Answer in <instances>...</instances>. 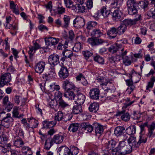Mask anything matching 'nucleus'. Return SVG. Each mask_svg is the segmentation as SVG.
Instances as JSON below:
<instances>
[{
    "label": "nucleus",
    "mask_w": 155,
    "mask_h": 155,
    "mask_svg": "<svg viewBox=\"0 0 155 155\" xmlns=\"http://www.w3.org/2000/svg\"><path fill=\"white\" fill-rule=\"evenodd\" d=\"M115 152L112 153V155H125L130 153L131 150L128 147V145H126L125 142L121 141L119 142L118 146L115 149Z\"/></svg>",
    "instance_id": "obj_1"
},
{
    "label": "nucleus",
    "mask_w": 155,
    "mask_h": 155,
    "mask_svg": "<svg viewBox=\"0 0 155 155\" xmlns=\"http://www.w3.org/2000/svg\"><path fill=\"white\" fill-rule=\"evenodd\" d=\"M141 19V15H138V17L134 20L125 19L123 21V23L121 24L118 27L117 29H126L127 28V27L128 26H131L132 25H135L136 22L140 20Z\"/></svg>",
    "instance_id": "obj_2"
},
{
    "label": "nucleus",
    "mask_w": 155,
    "mask_h": 155,
    "mask_svg": "<svg viewBox=\"0 0 155 155\" xmlns=\"http://www.w3.org/2000/svg\"><path fill=\"white\" fill-rule=\"evenodd\" d=\"M12 80V77L10 73H6L1 74L0 76V87H3L7 84Z\"/></svg>",
    "instance_id": "obj_3"
},
{
    "label": "nucleus",
    "mask_w": 155,
    "mask_h": 155,
    "mask_svg": "<svg viewBox=\"0 0 155 155\" xmlns=\"http://www.w3.org/2000/svg\"><path fill=\"white\" fill-rule=\"evenodd\" d=\"M117 141L114 139L106 140L104 144V147L107 150V151L111 150L113 153H114V152H115V149L117 147Z\"/></svg>",
    "instance_id": "obj_4"
},
{
    "label": "nucleus",
    "mask_w": 155,
    "mask_h": 155,
    "mask_svg": "<svg viewBox=\"0 0 155 155\" xmlns=\"http://www.w3.org/2000/svg\"><path fill=\"white\" fill-rule=\"evenodd\" d=\"M13 119L11 117V114L8 113L6 114V116L4 117L2 121L3 127L8 128L9 127L12 126L13 123Z\"/></svg>",
    "instance_id": "obj_5"
},
{
    "label": "nucleus",
    "mask_w": 155,
    "mask_h": 155,
    "mask_svg": "<svg viewBox=\"0 0 155 155\" xmlns=\"http://www.w3.org/2000/svg\"><path fill=\"white\" fill-rule=\"evenodd\" d=\"M2 104L3 106L5 108L7 112L11 110L13 107V104L9 101L8 96H5L2 99Z\"/></svg>",
    "instance_id": "obj_6"
},
{
    "label": "nucleus",
    "mask_w": 155,
    "mask_h": 155,
    "mask_svg": "<svg viewBox=\"0 0 155 155\" xmlns=\"http://www.w3.org/2000/svg\"><path fill=\"white\" fill-rule=\"evenodd\" d=\"M45 44L47 47H51L57 45L60 41V39L52 37L46 38L45 39Z\"/></svg>",
    "instance_id": "obj_7"
},
{
    "label": "nucleus",
    "mask_w": 155,
    "mask_h": 155,
    "mask_svg": "<svg viewBox=\"0 0 155 155\" xmlns=\"http://www.w3.org/2000/svg\"><path fill=\"white\" fill-rule=\"evenodd\" d=\"M85 96L81 93H77L74 97V100L76 104L79 105L83 104L85 100Z\"/></svg>",
    "instance_id": "obj_8"
},
{
    "label": "nucleus",
    "mask_w": 155,
    "mask_h": 155,
    "mask_svg": "<svg viewBox=\"0 0 155 155\" xmlns=\"http://www.w3.org/2000/svg\"><path fill=\"white\" fill-rule=\"evenodd\" d=\"M100 91L99 89L97 88H93L90 90L89 96L93 99L97 100L99 98Z\"/></svg>",
    "instance_id": "obj_9"
},
{
    "label": "nucleus",
    "mask_w": 155,
    "mask_h": 155,
    "mask_svg": "<svg viewBox=\"0 0 155 155\" xmlns=\"http://www.w3.org/2000/svg\"><path fill=\"white\" fill-rule=\"evenodd\" d=\"M93 125L95 130V135L100 137L103 134L104 131L103 126L97 123H94Z\"/></svg>",
    "instance_id": "obj_10"
},
{
    "label": "nucleus",
    "mask_w": 155,
    "mask_h": 155,
    "mask_svg": "<svg viewBox=\"0 0 155 155\" xmlns=\"http://www.w3.org/2000/svg\"><path fill=\"white\" fill-rule=\"evenodd\" d=\"M109 10H107L106 8L103 7L99 11L97 12L93 16L95 18H97L100 15H102L104 17H107L110 13Z\"/></svg>",
    "instance_id": "obj_11"
},
{
    "label": "nucleus",
    "mask_w": 155,
    "mask_h": 155,
    "mask_svg": "<svg viewBox=\"0 0 155 155\" xmlns=\"http://www.w3.org/2000/svg\"><path fill=\"white\" fill-rule=\"evenodd\" d=\"M128 147L131 150L132 147H138L137 145V142L136 141V138L134 136H131L127 140Z\"/></svg>",
    "instance_id": "obj_12"
},
{
    "label": "nucleus",
    "mask_w": 155,
    "mask_h": 155,
    "mask_svg": "<svg viewBox=\"0 0 155 155\" xmlns=\"http://www.w3.org/2000/svg\"><path fill=\"white\" fill-rule=\"evenodd\" d=\"M84 3L76 4L73 7V10L77 13H83L85 12L86 8Z\"/></svg>",
    "instance_id": "obj_13"
},
{
    "label": "nucleus",
    "mask_w": 155,
    "mask_h": 155,
    "mask_svg": "<svg viewBox=\"0 0 155 155\" xmlns=\"http://www.w3.org/2000/svg\"><path fill=\"white\" fill-rule=\"evenodd\" d=\"M117 115L120 116V118L123 120L125 121H128L130 118V115L129 114L126 112V110H122L117 113Z\"/></svg>",
    "instance_id": "obj_14"
},
{
    "label": "nucleus",
    "mask_w": 155,
    "mask_h": 155,
    "mask_svg": "<svg viewBox=\"0 0 155 155\" xmlns=\"http://www.w3.org/2000/svg\"><path fill=\"white\" fill-rule=\"evenodd\" d=\"M59 57L57 54L50 55L48 58V62L51 65H55L59 62Z\"/></svg>",
    "instance_id": "obj_15"
},
{
    "label": "nucleus",
    "mask_w": 155,
    "mask_h": 155,
    "mask_svg": "<svg viewBox=\"0 0 155 155\" xmlns=\"http://www.w3.org/2000/svg\"><path fill=\"white\" fill-rule=\"evenodd\" d=\"M58 151L60 153V154L72 155L71 150L65 146H62L59 147Z\"/></svg>",
    "instance_id": "obj_16"
},
{
    "label": "nucleus",
    "mask_w": 155,
    "mask_h": 155,
    "mask_svg": "<svg viewBox=\"0 0 155 155\" xmlns=\"http://www.w3.org/2000/svg\"><path fill=\"white\" fill-rule=\"evenodd\" d=\"M45 65V62L40 61L36 64L35 67V70L36 72L41 73L43 71Z\"/></svg>",
    "instance_id": "obj_17"
},
{
    "label": "nucleus",
    "mask_w": 155,
    "mask_h": 155,
    "mask_svg": "<svg viewBox=\"0 0 155 155\" xmlns=\"http://www.w3.org/2000/svg\"><path fill=\"white\" fill-rule=\"evenodd\" d=\"M59 75L60 78L64 79L68 77L69 75L68 71L65 67L61 68L59 72Z\"/></svg>",
    "instance_id": "obj_18"
},
{
    "label": "nucleus",
    "mask_w": 155,
    "mask_h": 155,
    "mask_svg": "<svg viewBox=\"0 0 155 155\" xmlns=\"http://www.w3.org/2000/svg\"><path fill=\"white\" fill-rule=\"evenodd\" d=\"M62 87L63 89L67 91L74 89L75 87L74 84L68 80H66L63 82Z\"/></svg>",
    "instance_id": "obj_19"
},
{
    "label": "nucleus",
    "mask_w": 155,
    "mask_h": 155,
    "mask_svg": "<svg viewBox=\"0 0 155 155\" xmlns=\"http://www.w3.org/2000/svg\"><path fill=\"white\" fill-rule=\"evenodd\" d=\"M81 126L82 129L89 132H91L94 128L93 125V126L88 123L86 122L82 123L81 124Z\"/></svg>",
    "instance_id": "obj_20"
},
{
    "label": "nucleus",
    "mask_w": 155,
    "mask_h": 155,
    "mask_svg": "<svg viewBox=\"0 0 155 155\" xmlns=\"http://www.w3.org/2000/svg\"><path fill=\"white\" fill-rule=\"evenodd\" d=\"M122 15V13L119 10H115L112 13V18L113 20L117 21L120 19Z\"/></svg>",
    "instance_id": "obj_21"
},
{
    "label": "nucleus",
    "mask_w": 155,
    "mask_h": 155,
    "mask_svg": "<svg viewBox=\"0 0 155 155\" xmlns=\"http://www.w3.org/2000/svg\"><path fill=\"white\" fill-rule=\"evenodd\" d=\"M125 128L124 127L118 126L116 127L114 130V134L117 137L121 136L124 133Z\"/></svg>",
    "instance_id": "obj_22"
},
{
    "label": "nucleus",
    "mask_w": 155,
    "mask_h": 155,
    "mask_svg": "<svg viewBox=\"0 0 155 155\" xmlns=\"http://www.w3.org/2000/svg\"><path fill=\"white\" fill-rule=\"evenodd\" d=\"M29 48V51L28 52L31 55H33L37 50L41 48V46L36 42L34 43V46L31 45Z\"/></svg>",
    "instance_id": "obj_23"
},
{
    "label": "nucleus",
    "mask_w": 155,
    "mask_h": 155,
    "mask_svg": "<svg viewBox=\"0 0 155 155\" xmlns=\"http://www.w3.org/2000/svg\"><path fill=\"white\" fill-rule=\"evenodd\" d=\"M63 136L59 134L54 135L52 139L54 143L57 144H59L61 143L63 141Z\"/></svg>",
    "instance_id": "obj_24"
},
{
    "label": "nucleus",
    "mask_w": 155,
    "mask_h": 155,
    "mask_svg": "<svg viewBox=\"0 0 155 155\" xmlns=\"http://www.w3.org/2000/svg\"><path fill=\"white\" fill-rule=\"evenodd\" d=\"M71 18L69 16L64 15L63 17L64 23L61 25L62 28H67L69 27Z\"/></svg>",
    "instance_id": "obj_25"
},
{
    "label": "nucleus",
    "mask_w": 155,
    "mask_h": 155,
    "mask_svg": "<svg viewBox=\"0 0 155 155\" xmlns=\"http://www.w3.org/2000/svg\"><path fill=\"white\" fill-rule=\"evenodd\" d=\"M18 107H14L12 112V116L16 118H22L24 116L23 114H19V112L18 111Z\"/></svg>",
    "instance_id": "obj_26"
},
{
    "label": "nucleus",
    "mask_w": 155,
    "mask_h": 155,
    "mask_svg": "<svg viewBox=\"0 0 155 155\" xmlns=\"http://www.w3.org/2000/svg\"><path fill=\"white\" fill-rule=\"evenodd\" d=\"M56 121L55 120L51 121H44L43 122V128H50L54 127L56 124Z\"/></svg>",
    "instance_id": "obj_27"
},
{
    "label": "nucleus",
    "mask_w": 155,
    "mask_h": 155,
    "mask_svg": "<svg viewBox=\"0 0 155 155\" xmlns=\"http://www.w3.org/2000/svg\"><path fill=\"white\" fill-rule=\"evenodd\" d=\"M51 71L50 73H45L43 75V78L47 80H48L51 79L55 76V70L53 68H51Z\"/></svg>",
    "instance_id": "obj_28"
},
{
    "label": "nucleus",
    "mask_w": 155,
    "mask_h": 155,
    "mask_svg": "<svg viewBox=\"0 0 155 155\" xmlns=\"http://www.w3.org/2000/svg\"><path fill=\"white\" fill-rule=\"evenodd\" d=\"M68 42L67 40L62 41L60 42L57 47V49L59 50H64L68 48Z\"/></svg>",
    "instance_id": "obj_29"
},
{
    "label": "nucleus",
    "mask_w": 155,
    "mask_h": 155,
    "mask_svg": "<svg viewBox=\"0 0 155 155\" xmlns=\"http://www.w3.org/2000/svg\"><path fill=\"white\" fill-rule=\"evenodd\" d=\"M136 127L134 125H131L128 127L126 130V133L129 135H133L136 133Z\"/></svg>",
    "instance_id": "obj_30"
},
{
    "label": "nucleus",
    "mask_w": 155,
    "mask_h": 155,
    "mask_svg": "<svg viewBox=\"0 0 155 155\" xmlns=\"http://www.w3.org/2000/svg\"><path fill=\"white\" fill-rule=\"evenodd\" d=\"M99 109V105L97 103H93L90 104L89 107V110L91 112L95 113Z\"/></svg>",
    "instance_id": "obj_31"
},
{
    "label": "nucleus",
    "mask_w": 155,
    "mask_h": 155,
    "mask_svg": "<svg viewBox=\"0 0 155 155\" xmlns=\"http://www.w3.org/2000/svg\"><path fill=\"white\" fill-rule=\"evenodd\" d=\"M79 127L78 123H74L71 124L68 127V130L74 133L78 130Z\"/></svg>",
    "instance_id": "obj_32"
},
{
    "label": "nucleus",
    "mask_w": 155,
    "mask_h": 155,
    "mask_svg": "<svg viewBox=\"0 0 155 155\" xmlns=\"http://www.w3.org/2000/svg\"><path fill=\"white\" fill-rule=\"evenodd\" d=\"M54 143L52 139L48 138L46 140L45 143V148L47 150H49L53 145Z\"/></svg>",
    "instance_id": "obj_33"
},
{
    "label": "nucleus",
    "mask_w": 155,
    "mask_h": 155,
    "mask_svg": "<svg viewBox=\"0 0 155 155\" xmlns=\"http://www.w3.org/2000/svg\"><path fill=\"white\" fill-rule=\"evenodd\" d=\"M155 81V77L154 76H152L150 79V80L147 84L146 86V90L150 91L151 88L153 87L154 82Z\"/></svg>",
    "instance_id": "obj_34"
},
{
    "label": "nucleus",
    "mask_w": 155,
    "mask_h": 155,
    "mask_svg": "<svg viewBox=\"0 0 155 155\" xmlns=\"http://www.w3.org/2000/svg\"><path fill=\"white\" fill-rule=\"evenodd\" d=\"M82 112V109L81 105L78 104L73 106L72 112L74 114H78Z\"/></svg>",
    "instance_id": "obj_35"
},
{
    "label": "nucleus",
    "mask_w": 155,
    "mask_h": 155,
    "mask_svg": "<svg viewBox=\"0 0 155 155\" xmlns=\"http://www.w3.org/2000/svg\"><path fill=\"white\" fill-rule=\"evenodd\" d=\"M28 122L31 124V128H35L38 126V120H36L35 118L31 117L29 118H28Z\"/></svg>",
    "instance_id": "obj_36"
},
{
    "label": "nucleus",
    "mask_w": 155,
    "mask_h": 155,
    "mask_svg": "<svg viewBox=\"0 0 155 155\" xmlns=\"http://www.w3.org/2000/svg\"><path fill=\"white\" fill-rule=\"evenodd\" d=\"M88 32L91 33V35L95 37H100L102 34L100 30H89Z\"/></svg>",
    "instance_id": "obj_37"
},
{
    "label": "nucleus",
    "mask_w": 155,
    "mask_h": 155,
    "mask_svg": "<svg viewBox=\"0 0 155 155\" xmlns=\"http://www.w3.org/2000/svg\"><path fill=\"white\" fill-rule=\"evenodd\" d=\"M15 145L18 147H21L24 144V142L22 138L17 137L14 141Z\"/></svg>",
    "instance_id": "obj_38"
},
{
    "label": "nucleus",
    "mask_w": 155,
    "mask_h": 155,
    "mask_svg": "<svg viewBox=\"0 0 155 155\" xmlns=\"http://www.w3.org/2000/svg\"><path fill=\"white\" fill-rule=\"evenodd\" d=\"M149 4L148 1L144 0L140 2L139 5L141 8H143L144 10H147V8Z\"/></svg>",
    "instance_id": "obj_39"
},
{
    "label": "nucleus",
    "mask_w": 155,
    "mask_h": 155,
    "mask_svg": "<svg viewBox=\"0 0 155 155\" xmlns=\"http://www.w3.org/2000/svg\"><path fill=\"white\" fill-rule=\"evenodd\" d=\"M140 139L137 142V145L138 147L141 143H145L147 140V138L145 135L140 134Z\"/></svg>",
    "instance_id": "obj_40"
},
{
    "label": "nucleus",
    "mask_w": 155,
    "mask_h": 155,
    "mask_svg": "<svg viewBox=\"0 0 155 155\" xmlns=\"http://www.w3.org/2000/svg\"><path fill=\"white\" fill-rule=\"evenodd\" d=\"M128 13L130 15H133L137 13V10L136 7L127 8Z\"/></svg>",
    "instance_id": "obj_41"
},
{
    "label": "nucleus",
    "mask_w": 155,
    "mask_h": 155,
    "mask_svg": "<svg viewBox=\"0 0 155 155\" xmlns=\"http://www.w3.org/2000/svg\"><path fill=\"white\" fill-rule=\"evenodd\" d=\"M8 137L5 134H3L0 136V144H4L7 143Z\"/></svg>",
    "instance_id": "obj_42"
},
{
    "label": "nucleus",
    "mask_w": 155,
    "mask_h": 155,
    "mask_svg": "<svg viewBox=\"0 0 155 155\" xmlns=\"http://www.w3.org/2000/svg\"><path fill=\"white\" fill-rule=\"evenodd\" d=\"M137 5V2L134 0H127V8L136 7Z\"/></svg>",
    "instance_id": "obj_43"
},
{
    "label": "nucleus",
    "mask_w": 155,
    "mask_h": 155,
    "mask_svg": "<svg viewBox=\"0 0 155 155\" xmlns=\"http://www.w3.org/2000/svg\"><path fill=\"white\" fill-rule=\"evenodd\" d=\"M94 61L101 64H103L104 62V60L103 57L99 55H96L94 57Z\"/></svg>",
    "instance_id": "obj_44"
},
{
    "label": "nucleus",
    "mask_w": 155,
    "mask_h": 155,
    "mask_svg": "<svg viewBox=\"0 0 155 155\" xmlns=\"http://www.w3.org/2000/svg\"><path fill=\"white\" fill-rule=\"evenodd\" d=\"M82 49V45L80 42L77 43L73 48V50L75 52H78Z\"/></svg>",
    "instance_id": "obj_45"
},
{
    "label": "nucleus",
    "mask_w": 155,
    "mask_h": 155,
    "mask_svg": "<svg viewBox=\"0 0 155 155\" xmlns=\"http://www.w3.org/2000/svg\"><path fill=\"white\" fill-rule=\"evenodd\" d=\"M122 4L119 2L117 0H114L113 2H112L110 4V7L112 8H119L122 5Z\"/></svg>",
    "instance_id": "obj_46"
},
{
    "label": "nucleus",
    "mask_w": 155,
    "mask_h": 155,
    "mask_svg": "<svg viewBox=\"0 0 155 155\" xmlns=\"http://www.w3.org/2000/svg\"><path fill=\"white\" fill-rule=\"evenodd\" d=\"M107 34L112 38H115L117 36L116 30H109L107 32Z\"/></svg>",
    "instance_id": "obj_47"
},
{
    "label": "nucleus",
    "mask_w": 155,
    "mask_h": 155,
    "mask_svg": "<svg viewBox=\"0 0 155 155\" xmlns=\"http://www.w3.org/2000/svg\"><path fill=\"white\" fill-rule=\"evenodd\" d=\"M64 3L66 7L71 8L73 10V7L74 6L73 2L71 0H64Z\"/></svg>",
    "instance_id": "obj_48"
},
{
    "label": "nucleus",
    "mask_w": 155,
    "mask_h": 155,
    "mask_svg": "<svg viewBox=\"0 0 155 155\" xmlns=\"http://www.w3.org/2000/svg\"><path fill=\"white\" fill-rule=\"evenodd\" d=\"M63 112L61 111H59L58 112L57 114L55 117V121H59L63 120Z\"/></svg>",
    "instance_id": "obj_49"
},
{
    "label": "nucleus",
    "mask_w": 155,
    "mask_h": 155,
    "mask_svg": "<svg viewBox=\"0 0 155 155\" xmlns=\"http://www.w3.org/2000/svg\"><path fill=\"white\" fill-rule=\"evenodd\" d=\"M147 15L150 17L155 18V8H152L149 10L147 12Z\"/></svg>",
    "instance_id": "obj_50"
},
{
    "label": "nucleus",
    "mask_w": 155,
    "mask_h": 155,
    "mask_svg": "<svg viewBox=\"0 0 155 155\" xmlns=\"http://www.w3.org/2000/svg\"><path fill=\"white\" fill-rule=\"evenodd\" d=\"M63 56L70 58L73 56V52L70 50H65L62 52Z\"/></svg>",
    "instance_id": "obj_51"
},
{
    "label": "nucleus",
    "mask_w": 155,
    "mask_h": 155,
    "mask_svg": "<svg viewBox=\"0 0 155 155\" xmlns=\"http://www.w3.org/2000/svg\"><path fill=\"white\" fill-rule=\"evenodd\" d=\"M59 106L61 108H64L69 106L68 104L65 102L63 99L58 100Z\"/></svg>",
    "instance_id": "obj_52"
},
{
    "label": "nucleus",
    "mask_w": 155,
    "mask_h": 155,
    "mask_svg": "<svg viewBox=\"0 0 155 155\" xmlns=\"http://www.w3.org/2000/svg\"><path fill=\"white\" fill-rule=\"evenodd\" d=\"M97 26V23L94 21H89L87 24V29H91Z\"/></svg>",
    "instance_id": "obj_53"
},
{
    "label": "nucleus",
    "mask_w": 155,
    "mask_h": 155,
    "mask_svg": "<svg viewBox=\"0 0 155 155\" xmlns=\"http://www.w3.org/2000/svg\"><path fill=\"white\" fill-rule=\"evenodd\" d=\"M97 37L89 38L88 42L93 46L97 45Z\"/></svg>",
    "instance_id": "obj_54"
},
{
    "label": "nucleus",
    "mask_w": 155,
    "mask_h": 155,
    "mask_svg": "<svg viewBox=\"0 0 155 155\" xmlns=\"http://www.w3.org/2000/svg\"><path fill=\"white\" fill-rule=\"evenodd\" d=\"M108 50L110 52L114 54L117 51L118 48L115 45H111L108 48Z\"/></svg>",
    "instance_id": "obj_55"
},
{
    "label": "nucleus",
    "mask_w": 155,
    "mask_h": 155,
    "mask_svg": "<svg viewBox=\"0 0 155 155\" xmlns=\"http://www.w3.org/2000/svg\"><path fill=\"white\" fill-rule=\"evenodd\" d=\"M82 54L87 60L90 56H92L93 54L91 52L87 50L83 51Z\"/></svg>",
    "instance_id": "obj_56"
},
{
    "label": "nucleus",
    "mask_w": 155,
    "mask_h": 155,
    "mask_svg": "<svg viewBox=\"0 0 155 155\" xmlns=\"http://www.w3.org/2000/svg\"><path fill=\"white\" fill-rule=\"evenodd\" d=\"M84 4L87 8L89 9L93 7L92 0H84Z\"/></svg>",
    "instance_id": "obj_57"
},
{
    "label": "nucleus",
    "mask_w": 155,
    "mask_h": 155,
    "mask_svg": "<svg viewBox=\"0 0 155 155\" xmlns=\"http://www.w3.org/2000/svg\"><path fill=\"white\" fill-rule=\"evenodd\" d=\"M16 133L18 135V137H19L21 138H24V133L22 129L21 128L18 129L16 130Z\"/></svg>",
    "instance_id": "obj_58"
},
{
    "label": "nucleus",
    "mask_w": 155,
    "mask_h": 155,
    "mask_svg": "<svg viewBox=\"0 0 155 155\" xmlns=\"http://www.w3.org/2000/svg\"><path fill=\"white\" fill-rule=\"evenodd\" d=\"M122 59L123 60V62L125 65L127 66L131 64V61L128 56L125 57Z\"/></svg>",
    "instance_id": "obj_59"
},
{
    "label": "nucleus",
    "mask_w": 155,
    "mask_h": 155,
    "mask_svg": "<svg viewBox=\"0 0 155 155\" xmlns=\"http://www.w3.org/2000/svg\"><path fill=\"white\" fill-rule=\"evenodd\" d=\"M72 117V115L71 113L66 114L64 116L63 120L65 122L70 121Z\"/></svg>",
    "instance_id": "obj_60"
},
{
    "label": "nucleus",
    "mask_w": 155,
    "mask_h": 155,
    "mask_svg": "<svg viewBox=\"0 0 155 155\" xmlns=\"http://www.w3.org/2000/svg\"><path fill=\"white\" fill-rule=\"evenodd\" d=\"M8 151V149L7 147L0 145V155H3Z\"/></svg>",
    "instance_id": "obj_61"
},
{
    "label": "nucleus",
    "mask_w": 155,
    "mask_h": 155,
    "mask_svg": "<svg viewBox=\"0 0 155 155\" xmlns=\"http://www.w3.org/2000/svg\"><path fill=\"white\" fill-rule=\"evenodd\" d=\"M55 98L58 100H61L62 97V93L60 91H57L54 94Z\"/></svg>",
    "instance_id": "obj_62"
},
{
    "label": "nucleus",
    "mask_w": 155,
    "mask_h": 155,
    "mask_svg": "<svg viewBox=\"0 0 155 155\" xmlns=\"http://www.w3.org/2000/svg\"><path fill=\"white\" fill-rule=\"evenodd\" d=\"M56 101H54V100L51 99L49 101V105L51 107L54 109L55 108L56 106L57 105V102Z\"/></svg>",
    "instance_id": "obj_63"
},
{
    "label": "nucleus",
    "mask_w": 155,
    "mask_h": 155,
    "mask_svg": "<svg viewBox=\"0 0 155 155\" xmlns=\"http://www.w3.org/2000/svg\"><path fill=\"white\" fill-rule=\"evenodd\" d=\"M135 89V86L133 84L128 86L126 91L129 94H130Z\"/></svg>",
    "instance_id": "obj_64"
}]
</instances>
